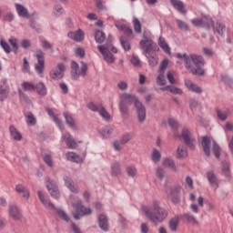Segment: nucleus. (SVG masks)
<instances>
[{"instance_id":"1","label":"nucleus","mask_w":233,"mask_h":233,"mask_svg":"<svg viewBox=\"0 0 233 233\" xmlns=\"http://www.w3.org/2000/svg\"><path fill=\"white\" fill-rule=\"evenodd\" d=\"M176 57L179 59V61L185 62L186 68L190 70L193 76H205V69H203V66H205V59H203V56L194 54L188 56L187 53H177Z\"/></svg>"},{"instance_id":"2","label":"nucleus","mask_w":233,"mask_h":233,"mask_svg":"<svg viewBox=\"0 0 233 233\" xmlns=\"http://www.w3.org/2000/svg\"><path fill=\"white\" fill-rule=\"evenodd\" d=\"M152 208L154 212H152V210L147 207H143L142 210L151 223H154L155 225H157V223H163L168 216V211L164 208H161L159 206V201L157 200L153 201Z\"/></svg>"},{"instance_id":"3","label":"nucleus","mask_w":233,"mask_h":233,"mask_svg":"<svg viewBox=\"0 0 233 233\" xmlns=\"http://www.w3.org/2000/svg\"><path fill=\"white\" fill-rule=\"evenodd\" d=\"M120 99L127 105H132V103H134L135 107L137 108L138 122L145 123V119H147V108L145 107V105L137 99L136 95L124 93L120 95Z\"/></svg>"},{"instance_id":"4","label":"nucleus","mask_w":233,"mask_h":233,"mask_svg":"<svg viewBox=\"0 0 233 233\" xmlns=\"http://www.w3.org/2000/svg\"><path fill=\"white\" fill-rule=\"evenodd\" d=\"M72 206L75 208V212H73L75 219H81L83 216H90L92 214V208L83 206V202L78 198H73Z\"/></svg>"},{"instance_id":"5","label":"nucleus","mask_w":233,"mask_h":233,"mask_svg":"<svg viewBox=\"0 0 233 233\" xmlns=\"http://www.w3.org/2000/svg\"><path fill=\"white\" fill-rule=\"evenodd\" d=\"M86 72H88V64L81 62V67L76 61L71 62V76L75 81H77L79 77H86Z\"/></svg>"},{"instance_id":"6","label":"nucleus","mask_w":233,"mask_h":233,"mask_svg":"<svg viewBox=\"0 0 233 233\" xmlns=\"http://www.w3.org/2000/svg\"><path fill=\"white\" fill-rule=\"evenodd\" d=\"M141 50L144 51V56L150 54L154 50V41L152 40V35L148 31L143 33V39L139 42Z\"/></svg>"},{"instance_id":"7","label":"nucleus","mask_w":233,"mask_h":233,"mask_svg":"<svg viewBox=\"0 0 233 233\" xmlns=\"http://www.w3.org/2000/svg\"><path fill=\"white\" fill-rule=\"evenodd\" d=\"M191 23L194 26L205 28L206 30L214 28V20L212 19V16L208 15H204L201 18H194L191 20Z\"/></svg>"},{"instance_id":"8","label":"nucleus","mask_w":233,"mask_h":233,"mask_svg":"<svg viewBox=\"0 0 233 233\" xmlns=\"http://www.w3.org/2000/svg\"><path fill=\"white\" fill-rule=\"evenodd\" d=\"M181 137L187 147L190 150H196V138L192 136V133L187 128H183L181 133Z\"/></svg>"},{"instance_id":"9","label":"nucleus","mask_w":233,"mask_h":233,"mask_svg":"<svg viewBox=\"0 0 233 233\" xmlns=\"http://www.w3.org/2000/svg\"><path fill=\"white\" fill-rule=\"evenodd\" d=\"M66 70V66L64 63H58L56 69H52L49 73L51 79L55 81H59L65 77V71Z\"/></svg>"},{"instance_id":"10","label":"nucleus","mask_w":233,"mask_h":233,"mask_svg":"<svg viewBox=\"0 0 233 233\" xmlns=\"http://www.w3.org/2000/svg\"><path fill=\"white\" fill-rule=\"evenodd\" d=\"M35 57L37 59V64L35 65V70L36 74H43L45 71V52L41 49H37Z\"/></svg>"},{"instance_id":"11","label":"nucleus","mask_w":233,"mask_h":233,"mask_svg":"<svg viewBox=\"0 0 233 233\" xmlns=\"http://www.w3.org/2000/svg\"><path fill=\"white\" fill-rule=\"evenodd\" d=\"M110 47L105 46H98L97 50H99L100 54H102L104 60L106 63H108L109 65H112L116 58H114V55L110 53Z\"/></svg>"},{"instance_id":"12","label":"nucleus","mask_w":233,"mask_h":233,"mask_svg":"<svg viewBox=\"0 0 233 233\" xmlns=\"http://www.w3.org/2000/svg\"><path fill=\"white\" fill-rule=\"evenodd\" d=\"M206 177H207L210 187L215 188V190H218V188H219V183L218 182V176L216 175L214 170L207 171Z\"/></svg>"},{"instance_id":"13","label":"nucleus","mask_w":233,"mask_h":233,"mask_svg":"<svg viewBox=\"0 0 233 233\" xmlns=\"http://www.w3.org/2000/svg\"><path fill=\"white\" fill-rule=\"evenodd\" d=\"M8 80L6 78H3L0 81V101H5L8 97Z\"/></svg>"},{"instance_id":"14","label":"nucleus","mask_w":233,"mask_h":233,"mask_svg":"<svg viewBox=\"0 0 233 233\" xmlns=\"http://www.w3.org/2000/svg\"><path fill=\"white\" fill-rule=\"evenodd\" d=\"M8 214L15 221H19L23 218L21 209L16 205H9Z\"/></svg>"},{"instance_id":"15","label":"nucleus","mask_w":233,"mask_h":233,"mask_svg":"<svg viewBox=\"0 0 233 233\" xmlns=\"http://www.w3.org/2000/svg\"><path fill=\"white\" fill-rule=\"evenodd\" d=\"M170 196L173 205H179L181 203V187H177L171 188Z\"/></svg>"},{"instance_id":"16","label":"nucleus","mask_w":233,"mask_h":233,"mask_svg":"<svg viewBox=\"0 0 233 233\" xmlns=\"http://www.w3.org/2000/svg\"><path fill=\"white\" fill-rule=\"evenodd\" d=\"M62 140L66 142V147L71 150L77 148V142H76L70 133L62 134Z\"/></svg>"},{"instance_id":"17","label":"nucleus","mask_w":233,"mask_h":233,"mask_svg":"<svg viewBox=\"0 0 233 233\" xmlns=\"http://www.w3.org/2000/svg\"><path fill=\"white\" fill-rule=\"evenodd\" d=\"M185 86L189 92H193V94H203V89L190 79L185 80Z\"/></svg>"},{"instance_id":"18","label":"nucleus","mask_w":233,"mask_h":233,"mask_svg":"<svg viewBox=\"0 0 233 233\" xmlns=\"http://www.w3.org/2000/svg\"><path fill=\"white\" fill-rule=\"evenodd\" d=\"M67 36L70 39H73V41H76V43H81L83 39H85V32L83 30L78 29L76 31H72L67 34Z\"/></svg>"},{"instance_id":"19","label":"nucleus","mask_w":233,"mask_h":233,"mask_svg":"<svg viewBox=\"0 0 233 233\" xmlns=\"http://www.w3.org/2000/svg\"><path fill=\"white\" fill-rule=\"evenodd\" d=\"M98 227L104 232H108V218L105 214H100L97 218Z\"/></svg>"},{"instance_id":"20","label":"nucleus","mask_w":233,"mask_h":233,"mask_svg":"<svg viewBox=\"0 0 233 233\" xmlns=\"http://www.w3.org/2000/svg\"><path fill=\"white\" fill-rule=\"evenodd\" d=\"M64 181L66 187L68 188V190H70V192H73L74 194L79 193V189H77L76 187L74 185V180H72V177L65 176Z\"/></svg>"},{"instance_id":"21","label":"nucleus","mask_w":233,"mask_h":233,"mask_svg":"<svg viewBox=\"0 0 233 233\" xmlns=\"http://www.w3.org/2000/svg\"><path fill=\"white\" fill-rule=\"evenodd\" d=\"M114 133V126H106L102 127L99 134L103 139H108Z\"/></svg>"},{"instance_id":"22","label":"nucleus","mask_w":233,"mask_h":233,"mask_svg":"<svg viewBox=\"0 0 233 233\" xmlns=\"http://www.w3.org/2000/svg\"><path fill=\"white\" fill-rule=\"evenodd\" d=\"M201 145L205 156H207V157H210V137H203Z\"/></svg>"},{"instance_id":"23","label":"nucleus","mask_w":233,"mask_h":233,"mask_svg":"<svg viewBox=\"0 0 233 233\" xmlns=\"http://www.w3.org/2000/svg\"><path fill=\"white\" fill-rule=\"evenodd\" d=\"M170 3L175 10H177L179 14H187V9H185V4L181 0H170Z\"/></svg>"},{"instance_id":"24","label":"nucleus","mask_w":233,"mask_h":233,"mask_svg":"<svg viewBox=\"0 0 233 233\" xmlns=\"http://www.w3.org/2000/svg\"><path fill=\"white\" fill-rule=\"evenodd\" d=\"M37 196L39 200L41 201V203L44 204V206L46 207V208H49V210H54V208H56V206L51 203L48 198H46L45 196L43 195V192L41 191H37Z\"/></svg>"},{"instance_id":"25","label":"nucleus","mask_w":233,"mask_h":233,"mask_svg":"<svg viewBox=\"0 0 233 233\" xmlns=\"http://www.w3.org/2000/svg\"><path fill=\"white\" fill-rule=\"evenodd\" d=\"M160 90H162V92L168 91L175 96H183V89L174 86H166L164 87H161Z\"/></svg>"},{"instance_id":"26","label":"nucleus","mask_w":233,"mask_h":233,"mask_svg":"<svg viewBox=\"0 0 233 233\" xmlns=\"http://www.w3.org/2000/svg\"><path fill=\"white\" fill-rule=\"evenodd\" d=\"M35 90H36V94H38V96H40L41 97H45V96L48 94V89L43 82H39L35 85Z\"/></svg>"},{"instance_id":"27","label":"nucleus","mask_w":233,"mask_h":233,"mask_svg":"<svg viewBox=\"0 0 233 233\" xmlns=\"http://www.w3.org/2000/svg\"><path fill=\"white\" fill-rule=\"evenodd\" d=\"M15 10L19 17H25V19H28L30 17V14H28V9H26V7H25L23 5L15 4Z\"/></svg>"},{"instance_id":"28","label":"nucleus","mask_w":233,"mask_h":233,"mask_svg":"<svg viewBox=\"0 0 233 233\" xmlns=\"http://www.w3.org/2000/svg\"><path fill=\"white\" fill-rule=\"evenodd\" d=\"M46 112L49 116V117H52L53 121L57 125L58 128L61 130H65V125H63V122L54 114V111L51 108H46Z\"/></svg>"},{"instance_id":"29","label":"nucleus","mask_w":233,"mask_h":233,"mask_svg":"<svg viewBox=\"0 0 233 233\" xmlns=\"http://www.w3.org/2000/svg\"><path fill=\"white\" fill-rule=\"evenodd\" d=\"M66 157L67 161H71L72 163H83V158L77 153L67 152L66 154Z\"/></svg>"},{"instance_id":"30","label":"nucleus","mask_w":233,"mask_h":233,"mask_svg":"<svg viewBox=\"0 0 233 233\" xmlns=\"http://www.w3.org/2000/svg\"><path fill=\"white\" fill-rule=\"evenodd\" d=\"M216 113H217V117L220 121H227V119L228 118V116H230V110H228V108L217 109Z\"/></svg>"},{"instance_id":"31","label":"nucleus","mask_w":233,"mask_h":233,"mask_svg":"<svg viewBox=\"0 0 233 233\" xmlns=\"http://www.w3.org/2000/svg\"><path fill=\"white\" fill-rule=\"evenodd\" d=\"M115 26L119 30L120 32H123L126 35L130 37L134 32L132 31V28L128 27L125 24H116Z\"/></svg>"},{"instance_id":"32","label":"nucleus","mask_w":233,"mask_h":233,"mask_svg":"<svg viewBox=\"0 0 233 233\" xmlns=\"http://www.w3.org/2000/svg\"><path fill=\"white\" fill-rule=\"evenodd\" d=\"M121 174V165L119 162L115 161L111 164V176L113 177H117Z\"/></svg>"},{"instance_id":"33","label":"nucleus","mask_w":233,"mask_h":233,"mask_svg":"<svg viewBox=\"0 0 233 233\" xmlns=\"http://www.w3.org/2000/svg\"><path fill=\"white\" fill-rule=\"evenodd\" d=\"M158 46H160L161 49L165 52V54H167L170 56V46H168V44L167 43V40H165V37L159 36L158 38Z\"/></svg>"},{"instance_id":"34","label":"nucleus","mask_w":233,"mask_h":233,"mask_svg":"<svg viewBox=\"0 0 233 233\" xmlns=\"http://www.w3.org/2000/svg\"><path fill=\"white\" fill-rule=\"evenodd\" d=\"M188 156V152L187 151V147L185 145L178 146L177 149V159H185Z\"/></svg>"},{"instance_id":"35","label":"nucleus","mask_w":233,"mask_h":233,"mask_svg":"<svg viewBox=\"0 0 233 233\" xmlns=\"http://www.w3.org/2000/svg\"><path fill=\"white\" fill-rule=\"evenodd\" d=\"M9 132L10 136L15 141H21L23 139V136H21V133L18 132V130L14 126L9 127Z\"/></svg>"},{"instance_id":"36","label":"nucleus","mask_w":233,"mask_h":233,"mask_svg":"<svg viewBox=\"0 0 233 233\" xmlns=\"http://www.w3.org/2000/svg\"><path fill=\"white\" fill-rule=\"evenodd\" d=\"M106 39V35H105V32L101 30L95 31V41L98 43V45L105 43Z\"/></svg>"},{"instance_id":"37","label":"nucleus","mask_w":233,"mask_h":233,"mask_svg":"<svg viewBox=\"0 0 233 233\" xmlns=\"http://www.w3.org/2000/svg\"><path fill=\"white\" fill-rule=\"evenodd\" d=\"M15 190L18 194H23V198H25V199H28L30 198V191H28L26 187H24L23 185H16Z\"/></svg>"},{"instance_id":"38","label":"nucleus","mask_w":233,"mask_h":233,"mask_svg":"<svg viewBox=\"0 0 233 233\" xmlns=\"http://www.w3.org/2000/svg\"><path fill=\"white\" fill-rule=\"evenodd\" d=\"M179 227V216H175L169 220V228L172 232H176Z\"/></svg>"},{"instance_id":"39","label":"nucleus","mask_w":233,"mask_h":233,"mask_svg":"<svg viewBox=\"0 0 233 233\" xmlns=\"http://www.w3.org/2000/svg\"><path fill=\"white\" fill-rule=\"evenodd\" d=\"M118 106L123 117L128 116V105L127 104V102H125V100H120Z\"/></svg>"},{"instance_id":"40","label":"nucleus","mask_w":233,"mask_h":233,"mask_svg":"<svg viewBox=\"0 0 233 233\" xmlns=\"http://www.w3.org/2000/svg\"><path fill=\"white\" fill-rule=\"evenodd\" d=\"M64 117L66 119V125L70 127V128H76V120H74V117L68 113H64Z\"/></svg>"},{"instance_id":"41","label":"nucleus","mask_w":233,"mask_h":233,"mask_svg":"<svg viewBox=\"0 0 233 233\" xmlns=\"http://www.w3.org/2000/svg\"><path fill=\"white\" fill-rule=\"evenodd\" d=\"M225 28V24H223L222 22H217V25H214L213 30L215 33L218 34V35H223Z\"/></svg>"},{"instance_id":"42","label":"nucleus","mask_w":233,"mask_h":233,"mask_svg":"<svg viewBox=\"0 0 233 233\" xmlns=\"http://www.w3.org/2000/svg\"><path fill=\"white\" fill-rule=\"evenodd\" d=\"M26 117V123L29 127H34L37 123V120L35 119V116H34V114L32 112H29L25 115Z\"/></svg>"},{"instance_id":"43","label":"nucleus","mask_w":233,"mask_h":233,"mask_svg":"<svg viewBox=\"0 0 233 233\" xmlns=\"http://www.w3.org/2000/svg\"><path fill=\"white\" fill-rule=\"evenodd\" d=\"M98 114L102 116L103 119H105V121H110V119H112L110 113L106 111V108H105V106L100 107V111L98 112Z\"/></svg>"},{"instance_id":"44","label":"nucleus","mask_w":233,"mask_h":233,"mask_svg":"<svg viewBox=\"0 0 233 233\" xmlns=\"http://www.w3.org/2000/svg\"><path fill=\"white\" fill-rule=\"evenodd\" d=\"M176 22L179 30H182L183 32H188L190 30L188 24H187L185 21L177 19Z\"/></svg>"},{"instance_id":"45","label":"nucleus","mask_w":233,"mask_h":233,"mask_svg":"<svg viewBox=\"0 0 233 233\" xmlns=\"http://www.w3.org/2000/svg\"><path fill=\"white\" fill-rule=\"evenodd\" d=\"M22 88L25 92H34L35 85L32 84V82H24L22 83Z\"/></svg>"},{"instance_id":"46","label":"nucleus","mask_w":233,"mask_h":233,"mask_svg":"<svg viewBox=\"0 0 233 233\" xmlns=\"http://www.w3.org/2000/svg\"><path fill=\"white\" fill-rule=\"evenodd\" d=\"M150 66H156L158 63L157 56H152L149 54L145 55Z\"/></svg>"},{"instance_id":"47","label":"nucleus","mask_w":233,"mask_h":233,"mask_svg":"<svg viewBox=\"0 0 233 233\" xmlns=\"http://www.w3.org/2000/svg\"><path fill=\"white\" fill-rule=\"evenodd\" d=\"M182 218H184V219L187 220L188 223H192V225H198V219H196V217H194L190 213H184L182 215Z\"/></svg>"},{"instance_id":"48","label":"nucleus","mask_w":233,"mask_h":233,"mask_svg":"<svg viewBox=\"0 0 233 233\" xmlns=\"http://www.w3.org/2000/svg\"><path fill=\"white\" fill-rule=\"evenodd\" d=\"M8 43L9 45L12 46L13 48V52H15V54H17L18 50H19V46H17V38L11 36L8 39Z\"/></svg>"},{"instance_id":"49","label":"nucleus","mask_w":233,"mask_h":233,"mask_svg":"<svg viewBox=\"0 0 233 233\" xmlns=\"http://www.w3.org/2000/svg\"><path fill=\"white\" fill-rule=\"evenodd\" d=\"M65 12V9L63 8V5H56L54 6V15H56V17H61V15H63Z\"/></svg>"},{"instance_id":"50","label":"nucleus","mask_w":233,"mask_h":233,"mask_svg":"<svg viewBox=\"0 0 233 233\" xmlns=\"http://www.w3.org/2000/svg\"><path fill=\"white\" fill-rule=\"evenodd\" d=\"M222 174L225 177H230V164L223 162L222 164Z\"/></svg>"},{"instance_id":"51","label":"nucleus","mask_w":233,"mask_h":233,"mask_svg":"<svg viewBox=\"0 0 233 233\" xmlns=\"http://www.w3.org/2000/svg\"><path fill=\"white\" fill-rule=\"evenodd\" d=\"M119 41L125 52L130 51V42L125 39V36H120Z\"/></svg>"},{"instance_id":"52","label":"nucleus","mask_w":233,"mask_h":233,"mask_svg":"<svg viewBox=\"0 0 233 233\" xmlns=\"http://www.w3.org/2000/svg\"><path fill=\"white\" fill-rule=\"evenodd\" d=\"M151 159L154 163H158V161H161V153H159L157 149L154 148L151 153Z\"/></svg>"},{"instance_id":"53","label":"nucleus","mask_w":233,"mask_h":233,"mask_svg":"<svg viewBox=\"0 0 233 233\" xmlns=\"http://www.w3.org/2000/svg\"><path fill=\"white\" fill-rule=\"evenodd\" d=\"M133 27L137 34H141V22L137 17L133 18Z\"/></svg>"},{"instance_id":"54","label":"nucleus","mask_w":233,"mask_h":233,"mask_svg":"<svg viewBox=\"0 0 233 233\" xmlns=\"http://www.w3.org/2000/svg\"><path fill=\"white\" fill-rule=\"evenodd\" d=\"M101 106H103L102 104L97 105V104H95L94 102H90L87 105V108H89V110H91L92 112H100L101 111Z\"/></svg>"},{"instance_id":"55","label":"nucleus","mask_w":233,"mask_h":233,"mask_svg":"<svg viewBox=\"0 0 233 233\" xmlns=\"http://www.w3.org/2000/svg\"><path fill=\"white\" fill-rule=\"evenodd\" d=\"M157 84L158 86H165L167 85V79H165V73H159L157 77Z\"/></svg>"},{"instance_id":"56","label":"nucleus","mask_w":233,"mask_h":233,"mask_svg":"<svg viewBox=\"0 0 233 233\" xmlns=\"http://www.w3.org/2000/svg\"><path fill=\"white\" fill-rule=\"evenodd\" d=\"M213 154L217 159H219V157L221 156V147H219V145L216 142H213Z\"/></svg>"},{"instance_id":"57","label":"nucleus","mask_w":233,"mask_h":233,"mask_svg":"<svg viewBox=\"0 0 233 233\" xmlns=\"http://www.w3.org/2000/svg\"><path fill=\"white\" fill-rule=\"evenodd\" d=\"M0 46L3 48L5 54H10V52H12V48H10L8 43H6V41H5L4 39L0 40Z\"/></svg>"},{"instance_id":"58","label":"nucleus","mask_w":233,"mask_h":233,"mask_svg":"<svg viewBox=\"0 0 233 233\" xmlns=\"http://www.w3.org/2000/svg\"><path fill=\"white\" fill-rule=\"evenodd\" d=\"M46 188H47L48 192H50V190H54V189L57 188V183H56V181L53 179H47L46 180Z\"/></svg>"},{"instance_id":"59","label":"nucleus","mask_w":233,"mask_h":233,"mask_svg":"<svg viewBox=\"0 0 233 233\" xmlns=\"http://www.w3.org/2000/svg\"><path fill=\"white\" fill-rule=\"evenodd\" d=\"M74 52H75V56L76 57H80V59H83V57H85L86 56L85 48L83 47H76L75 48Z\"/></svg>"},{"instance_id":"60","label":"nucleus","mask_w":233,"mask_h":233,"mask_svg":"<svg viewBox=\"0 0 233 233\" xmlns=\"http://www.w3.org/2000/svg\"><path fill=\"white\" fill-rule=\"evenodd\" d=\"M164 167H169L172 170H176V163L171 158H166L163 162Z\"/></svg>"},{"instance_id":"61","label":"nucleus","mask_w":233,"mask_h":233,"mask_svg":"<svg viewBox=\"0 0 233 233\" xmlns=\"http://www.w3.org/2000/svg\"><path fill=\"white\" fill-rule=\"evenodd\" d=\"M167 123L172 130H177V128H179V123L174 118H169Z\"/></svg>"},{"instance_id":"62","label":"nucleus","mask_w":233,"mask_h":233,"mask_svg":"<svg viewBox=\"0 0 233 233\" xmlns=\"http://www.w3.org/2000/svg\"><path fill=\"white\" fill-rule=\"evenodd\" d=\"M168 67V59H164L161 64H160V67H159V74H165V71L167 70V68Z\"/></svg>"},{"instance_id":"63","label":"nucleus","mask_w":233,"mask_h":233,"mask_svg":"<svg viewBox=\"0 0 233 233\" xmlns=\"http://www.w3.org/2000/svg\"><path fill=\"white\" fill-rule=\"evenodd\" d=\"M132 139V134L130 133H126L122 136V138L120 140L121 145H127L128 141Z\"/></svg>"},{"instance_id":"64","label":"nucleus","mask_w":233,"mask_h":233,"mask_svg":"<svg viewBox=\"0 0 233 233\" xmlns=\"http://www.w3.org/2000/svg\"><path fill=\"white\" fill-rule=\"evenodd\" d=\"M56 214L64 219V221H70V218H68V215L66 214V212H65L62 209L57 208L56 209Z\"/></svg>"}]
</instances>
